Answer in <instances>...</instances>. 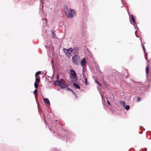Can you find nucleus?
I'll use <instances>...</instances> for the list:
<instances>
[{"mask_svg": "<svg viewBox=\"0 0 151 151\" xmlns=\"http://www.w3.org/2000/svg\"><path fill=\"white\" fill-rule=\"evenodd\" d=\"M68 11V13H67V12H66V11H65V14L68 18H72L73 16L76 15V13L74 10L72 9H69Z\"/></svg>", "mask_w": 151, "mask_h": 151, "instance_id": "obj_1", "label": "nucleus"}, {"mask_svg": "<svg viewBox=\"0 0 151 151\" xmlns=\"http://www.w3.org/2000/svg\"><path fill=\"white\" fill-rule=\"evenodd\" d=\"M73 51L72 48L70 47L69 49L65 48L63 49V51L67 56L70 57L71 56V54Z\"/></svg>", "mask_w": 151, "mask_h": 151, "instance_id": "obj_2", "label": "nucleus"}, {"mask_svg": "<svg viewBox=\"0 0 151 151\" xmlns=\"http://www.w3.org/2000/svg\"><path fill=\"white\" fill-rule=\"evenodd\" d=\"M80 57L77 55H75L72 57V59L73 62L76 65L78 64V61L80 59Z\"/></svg>", "mask_w": 151, "mask_h": 151, "instance_id": "obj_3", "label": "nucleus"}, {"mask_svg": "<svg viewBox=\"0 0 151 151\" xmlns=\"http://www.w3.org/2000/svg\"><path fill=\"white\" fill-rule=\"evenodd\" d=\"M61 85H60L61 88H67L68 87V84L65 85L64 80L63 79L62 80V82L61 83Z\"/></svg>", "mask_w": 151, "mask_h": 151, "instance_id": "obj_4", "label": "nucleus"}, {"mask_svg": "<svg viewBox=\"0 0 151 151\" xmlns=\"http://www.w3.org/2000/svg\"><path fill=\"white\" fill-rule=\"evenodd\" d=\"M70 72L71 75L73 77L75 78L76 77L77 74L75 71L73 69H70Z\"/></svg>", "mask_w": 151, "mask_h": 151, "instance_id": "obj_5", "label": "nucleus"}, {"mask_svg": "<svg viewBox=\"0 0 151 151\" xmlns=\"http://www.w3.org/2000/svg\"><path fill=\"white\" fill-rule=\"evenodd\" d=\"M86 58H83L81 61V65L82 66L84 67L86 65Z\"/></svg>", "mask_w": 151, "mask_h": 151, "instance_id": "obj_6", "label": "nucleus"}, {"mask_svg": "<svg viewBox=\"0 0 151 151\" xmlns=\"http://www.w3.org/2000/svg\"><path fill=\"white\" fill-rule=\"evenodd\" d=\"M63 79H61L59 81H56L54 82V84L55 85L60 86L61 85V83L62 82V80Z\"/></svg>", "mask_w": 151, "mask_h": 151, "instance_id": "obj_7", "label": "nucleus"}, {"mask_svg": "<svg viewBox=\"0 0 151 151\" xmlns=\"http://www.w3.org/2000/svg\"><path fill=\"white\" fill-rule=\"evenodd\" d=\"M131 20H132V21L133 22V24H136L134 18V17L133 15L132 14H131Z\"/></svg>", "mask_w": 151, "mask_h": 151, "instance_id": "obj_8", "label": "nucleus"}, {"mask_svg": "<svg viewBox=\"0 0 151 151\" xmlns=\"http://www.w3.org/2000/svg\"><path fill=\"white\" fill-rule=\"evenodd\" d=\"M44 101L45 103L47 104H49L50 102L49 100L47 98H44Z\"/></svg>", "mask_w": 151, "mask_h": 151, "instance_id": "obj_9", "label": "nucleus"}, {"mask_svg": "<svg viewBox=\"0 0 151 151\" xmlns=\"http://www.w3.org/2000/svg\"><path fill=\"white\" fill-rule=\"evenodd\" d=\"M73 86L77 89H80V86L77 84L75 83H73Z\"/></svg>", "mask_w": 151, "mask_h": 151, "instance_id": "obj_10", "label": "nucleus"}, {"mask_svg": "<svg viewBox=\"0 0 151 151\" xmlns=\"http://www.w3.org/2000/svg\"><path fill=\"white\" fill-rule=\"evenodd\" d=\"M51 33L52 35V37L54 38H56V34L52 30V31H51Z\"/></svg>", "mask_w": 151, "mask_h": 151, "instance_id": "obj_11", "label": "nucleus"}, {"mask_svg": "<svg viewBox=\"0 0 151 151\" xmlns=\"http://www.w3.org/2000/svg\"><path fill=\"white\" fill-rule=\"evenodd\" d=\"M149 66H147L146 68V73L148 75L149 74Z\"/></svg>", "mask_w": 151, "mask_h": 151, "instance_id": "obj_12", "label": "nucleus"}, {"mask_svg": "<svg viewBox=\"0 0 151 151\" xmlns=\"http://www.w3.org/2000/svg\"><path fill=\"white\" fill-rule=\"evenodd\" d=\"M120 104L122 105V106H123L124 107H125V102L124 101H120Z\"/></svg>", "mask_w": 151, "mask_h": 151, "instance_id": "obj_13", "label": "nucleus"}, {"mask_svg": "<svg viewBox=\"0 0 151 151\" xmlns=\"http://www.w3.org/2000/svg\"><path fill=\"white\" fill-rule=\"evenodd\" d=\"M40 78L37 77L36 78L35 82H37V83H39L40 82Z\"/></svg>", "mask_w": 151, "mask_h": 151, "instance_id": "obj_14", "label": "nucleus"}, {"mask_svg": "<svg viewBox=\"0 0 151 151\" xmlns=\"http://www.w3.org/2000/svg\"><path fill=\"white\" fill-rule=\"evenodd\" d=\"M34 86L35 88H37L38 86V83L37 82H35L34 84Z\"/></svg>", "mask_w": 151, "mask_h": 151, "instance_id": "obj_15", "label": "nucleus"}, {"mask_svg": "<svg viewBox=\"0 0 151 151\" xmlns=\"http://www.w3.org/2000/svg\"><path fill=\"white\" fill-rule=\"evenodd\" d=\"M130 106L129 105H127L125 106V109L127 110H128L129 109Z\"/></svg>", "mask_w": 151, "mask_h": 151, "instance_id": "obj_16", "label": "nucleus"}, {"mask_svg": "<svg viewBox=\"0 0 151 151\" xmlns=\"http://www.w3.org/2000/svg\"><path fill=\"white\" fill-rule=\"evenodd\" d=\"M41 73L40 71H38L36 72L35 74V76H37L39 75Z\"/></svg>", "mask_w": 151, "mask_h": 151, "instance_id": "obj_17", "label": "nucleus"}, {"mask_svg": "<svg viewBox=\"0 0 151 151\" xmlns=\"http://www.w3.org/2000/svg\"><path fill=\"white\" fill-rule=\"evenodd\" d=\"M67 88V90L68 91V90H69V91H72L73 93V94H75V93L73 91H72L71 89H70L69 88V86L67 87V88Z\"/></svg>", "mask_w": 151, "mask_h": 151, "instance_id": "obj_18", "label": "nucleus"}, {"mask_svg": "<svg viewBox=\"0 0 151 151\" xmlns=\"http://www.w3.org/2000/svg\"><path fill=\"white\" fill-rule=\"evenodd\" d=\"M33 93L35 95H37V90H35L34 91Z\"/></svg>", "mask_w": 151, "mask_h": 151, "instance_id": "obj_19", "label": "nucleus"}, {"mask_svg": "<svg viewBox=\"0 0 151 151\" xmlns=\"http://www.w3.org/2000/svg\"><path fill=\"white\" fill-rule=\"evenodd\" d=\"M141 98L140 97H138L137 99V101L138 102H139L141 101Z\"/></svg>", "mask_w": 151, "mask_h": 151, "instance_id": "obj_20", "label": "nucleus"}, {"mask_svg": "<svg viewBox=\"0 0 151 151\" xmlns=\"http://www.w3.org/2000/svg\"><path fill=\"white\" fill-rule=\"evenodd\" d=\"M85 82L86 84L87 85L88 84L87 83V79L86 78H85Z\"/></svg>", "mask_w": 151, "mask_h": 151, "instance_id": "obj_21", "label": "nucleus"}, {"mask_svg": "<svg viewBox=\"0 0 151 151\" xmlns=\"http://www.w3.org/2000/svg\"><path fill=\"white\" fill-rule=\"evenodd\" d=\"M95 81L96 83L100 86H101V84L100 83L98 82L97 80H95Z\"/></svg>", "mask_w": 151, "mask_h": 151, "instance_id": "obj_22", "label": "nucleus"}, {"mask_svg": "<svg viewBox=\"0 0 151 151\" xmlns=\"http://www.w3.org/2000/svg\"><path fill=\"white\" fill-rule=\"evenodd\" d=\"M143 50H144V52L145 53V46L143 45Z\"/></svg>", "mask_w": 151, "mask_h": 151, "instance_id": "obj_23", "label": "nucleus"}, {"mask_svg": "<svg viewBox=\"0 0 151 151\" xmlns=\"http://www.w3.org/2000/svg\"><path fill=\"white\" fill-rule=\"evenodd\" d=\"M57 80H59V76L58 75H57Z\"/></svg>", "mask_w": 151, "mask_h": 151, "instance_id": "obj_24", "label": "nucleus"}, {"mask_svg": "<svg viewBox=\"0 0 151 151\" xmlns=\"http://www.w3.org/2000/svg\"><path fill=\"white\" fill-rule=\"evenodd\" d=\"M108 103L109 105H110V103L108 101Z\"/></svg>", "mask_w": 151, "mask_h": 151, "instance_id": "obj_25", "label": "nucleus"}]
</instances>
